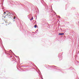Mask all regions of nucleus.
<instances>
[{
	"instance_id": "8",
	"label": "nucleus",
	"mask_w": 79,
	"mask_h": 79,
	"mask_svg": "<svg viewBox=\"0 0 79 79\" xmlns=\"http://www.w3.org/2000/svg\"><path fill=\"white\" fill-rule=\"evenodd\" d=\"M15 18H14V19H15Z\"/></svg>"
},
{
	"instance_id": "3",
	"label": "nucleus",
	"mask_w": 79,
	"mask_h": 79,
	"mask_svg": "<svg viewBox=\"0 0 79 79\" xmlns=\"http://www.w3.org/2000/svg\"><path fill=\"white\" fill-rule=\"evenodd\" d=\"M34 19L33 18V17H32L31 19H30V21H31L32 20H33Z\"/></svg>"
},
{
	"instance_id": "7",
	"label": "nucleus",
	"mask_w": 79,
	"mask_h": 79,
	"mask_svg": "<svg viewBox=\"0 0 79 79\" xmlns=\"http://www.w3.org/2000/svg\"><path fill=\"white\" fill-rule=\"evenodd\" d=\"M9 14H10V12L9 13Z\"/></svg>"
},
{
	"instance_id": "4",
	"label": "nucleus",
	"mask_w": 79,
	"mask_h": 79,
	"mask_svg": "<svg viewBox=\"0 0 79 79\" xmlns=\"http://www.w3.org/2000/svg\"><path fill=\"white\" fill-rule=\"evenodd\" d=\"M7 12V11H6V12H5L4 13V14H7V13H6Z\"/></svg>"
},
{
	"instance_id": "6",
	"label": "nucleus",
	"mask_w": 79,
	"mask_h": 79,
	"mask_svg": "<svg viewBox=\"0 0 79 79\" xmlns=\"http://www.w3.org/2000/svg\"><path fill=\"white\" fill-rule=\"evenodd\" d=\"M8 15V14H7L6 15Z\"/></svg>"
},
{
	"instance_id": "5",
	"label": "nucleus",
	"mask_w": 79,
	"mask_h": 79,
	"mask_svg": "<svg viewBox=\"0 0 79 79\" xmlns=\"http://www.w3.org/2000/svg\"><path fill=\"white\" fill-rule=\"evenodd\" d=\"M34 27H35V28H36V27H37V26H36V25H35Z\"/></svg>"
},
{
	"instance_id": "2",
	"label": "nucleus",
	"mask_w": 79,
	"mask_h": 79,
	"mask_svg": "<svg viewBox=\"0 0 79 79\" xmlns=\"http://www.w3.org/2000/svg\"><path fill=\"white\" fill-rule=\"evenodd\" d=\"M59 35H64V33H60L59 34Z\"/></svg>"
},
{
	"instance_id": "1",
	"label": "nucleus",
	"mask_w": 79,
	"mask_h": 79,
	"mask_svg": "<svg viewBox=\"0 0 79 79\" xmlns=\"http://www.w3.org/2000/svg\"><path fill=\"white\" fill-rule=\"evenodd\" d=\"M5 24H6V25H8V24H9L10 23H8V22L7 21H6L5 23Z\"/></svg>"
}]
</instances>
